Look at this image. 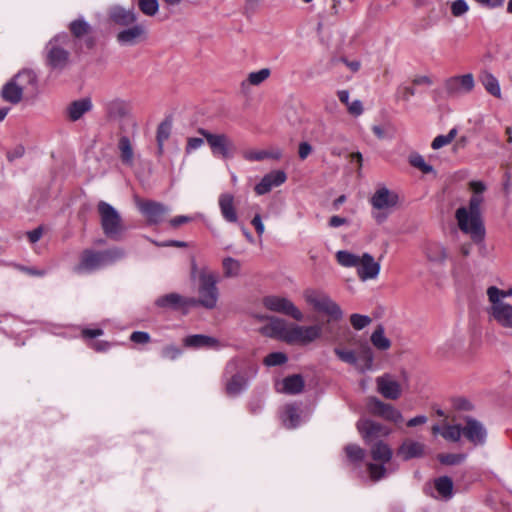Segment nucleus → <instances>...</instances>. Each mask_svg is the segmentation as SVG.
<instances>
[{"label": "nucleus", "mask_w": 512, "mask_h": 512, "mask_svg": "<svg viewBox=\"0 0 512 512\" xmlns=\"http://www.w3.org/2000/svg\"><path fill=\"white\" fill-rule=\"evenodd\" d=\"M370 453L373 460L379 461L381 463H388L393 455V451L390 446L381 440L376 441L372 445Z\"/></svg>", "instance_id": "nucleus-33"}, {"label": "nucleus", "mask_w": 512, "mask_h": 512, "mask_svg": "<svg viewBox=\"0 0 512 512\" xmlns=\"http://www.w3.org/2000/svg\"><path fill=\"white\" fill-rule=\"evenodd\" d=\"M284 171L276 170L266 174L261 181L255 186L254 190L258 195H264L271 191L273 187H277L286 181Z\"/></svg>", "instance_id": "nucleus-23"}, {"label": "nucleus", "mask_w": 512, "mask_h": 512, "mask_svg": "<svg viewBox=\"0 0 512 512\" xmlns=\"http://www.w3.org/2000/svg\"><path fill=\"white\" fill-rule=\"evenodd\" d=\"M444 88L449 96L471 92L474 88V77L471 73L450 77L445 81Z\"/></svg>", "instance_id": "nucleus-17"}, {"label": "nucleus", "mask_w": 512, "mask_h": 512, "mask_svg": "<svg viewBox=\"0 0 512 512\" xmlns=\"http://www.w3.org/2000/svg\"><path fill=\"white\" fill-rule=\"evenodd\" d=\"M336 259L344 267H357L360 262L359 256L345 250L338 251Z\"/></svg>", "instance_id": "nucleus-43"}, {"label": "nucleus", "mask_w": 512, "mask_h": 512, "mask_svg": "<svg viewBox=\"0 0 512 512\" xmlns=\"http://www.w3.org/2000/svg\"><path fill=\"white\" fill-rule=\"evenodd\" d=\"M124 255L125 252L120 248H111L103 251L85 249L82 251L80 261L75 266L74 271L77 273L91 272L120 260Z\"/></svg>", "instance_id": "nucleus-3"}, {"label": "nucleus", "mask_w": 512, "mask_h": 512, "mask_svg": "<svg viewBox=\"0 0 512 512\" xmlns=\"http://www.w3.org/2000/svg\"><path fill=\"white\" fill-rule=\"evenodd\" d=\"M356 427L366 444L379 441L378 439L391 433L389 427L371 419H360Z\"/></svg>", "instance_id": "nucleus-14"}, {"label": "nucleus", "mask_w": 512, "mask_h": 512, "mask_svg": "<svg viewBox=\"0 0 512 512\" xmlns=\"http://www.w3.org/2000/svg\"><path fill=\"white\" fill-rule=\"evenodd\" d=\"M366 406L368 412L373 416L383 418L384 420L396 424L403 421V416L399 410L393 405L381 401L377 397H369Z\"/></svg>", "instance_id": "nucleus-12"}, {"label": "nucleus", "mask_w": 512, "mask_h": 512, "mask_svg": "<svg viewBox=\"0 0 512 512\" xmlns=\"http://www.w3.org/2000/svg\"><path fill=\"white\" fill-rule=\"evenodd\" d=\"M441 435L444 439L458 442L462 436V425L454 424V425H445Z\"/></svg>", "instance_id": "nucleus-44"}, {"label": "nucleus", "mask_w": 512, "mask_h": 512, "mask_svg": "<svg viewBox=\"0 0 512 512\" xmlns=\"http://www.w3.org/2000/svg\"><path fill=\"white\" fill-rule=\"evenodd\" d=\"M357 358H358V362H357L356 368L359 371L365 372L372 368L374 355H373L372 349L367 344H364L361 346V349L359 351Z\"/></svg>", "instance_id": "nucleus-35"}, {"label": "nucleus", "mask_w": 512, "mask_h": 512, "mask_svg": "<svg viewBox=\"0 0 512 512\" xmlns=\"http://www.w3.org/2000/svg\"><path fill=\"white\" fill-rule=\"evenodd\" d=\"M483 197L472 195L469 200L468 208L462 206L456 210L455 218L459 229L470 235L472 241L476 244L483 242L485 238V227L481 217V204Z\"/></svg>", "instance_id": "nucleus-2"}, {"label": "nucleus", "mask_w": 512, "mask_h": 512, "mask_svg": "<svg viewBox=\"0 0 512 512\" xmlns=\"http://www.w3.org/2000/svg\"><path fill=\"white\" fill-rule=\"evenodd\" d=\"M322 334L321 325L312 326H299L292 325L286 336V343L288 344H309L318 339Z\"/></svg>", "instance_id": "nucleus-13"}, {"label": "nucleus", "mask_w": 512, "mask_h": 512, "mask_svg": "<svg viewBox=\"0 0 512 512\" xmlns=\"http://www.w3.org/2000/svg\"><path fill=\"white\" fill-rule=\"evenodd\" d=\"M438 461L443 465H458L465 459L464 454H456V453H441L437 455Z\"/></svg>", "instance_id": "nucleus-49"}, {"label": "nucleus", "mask_w": 512, "mask_h": 512, "mask_svg": "<svg viewBox=\"0 0 512 512\" xmlns=\"http://www.w3.org/2000/svg\"><path fill=\"white\" fill-rule=\"evenodd\" d=\"M372 344L379 350L385 351L391 347V341L385 336L384 328L378 325L371 335Z\"/></svg>", "instance_id": "nucleus-39"}, {"label": "nucleus", "mask_w": 512, "mask_h": 512, "mask_svg": "<svg viewBox=\"0 0 512 512\" xmlns=\"http://www.w3.org/2000/svg\"><path fill=\"white\" fill-rule=\"evenodd\" d=\"M97 211L105 236L112 240H120L125 231V226L119 212L105 201L98 202Z\"/></svg>", "instance_id": "nucleus-4"}, {"label": "nucleus", "mask_w": 512, "mask_h": 512, "mask_svg": "<svg viewBox=\"0 0 512 512\" xmlns=\"http://www.w3.org/2000/svg\"><path fill=\"white\" fill-rule=\"evenodd\" d=\"M434 487L443 499H450L453 496V481L448 476H441L434 480Z\"/></svg>", "instance_id": "nucleus-37"}, {"label": "nucleus", "mask_w": 512, "mask_h": 512, "mask_svg": "<svg viewBox=\"0 0 512 512\" xmlns=\"http://www.w3.org/2000/svg\"><path fill=\"white\" fill-rule=\"evenodd\" d=\"M462 436L474 446H481L486 442L487 430L484 425L471 416L463 418Z\"/></svg>", "instance_id": "nucleus-15"}, {"label": "nucleus", "mask_w": 512, "mask_h": 512, "mask_svg": "<svg viewBox=\"0 0 512 512\" xmlns=\"http://www.w3.org/2000/svg\"><path fill=\"white\" fill-rule=\"evenodd\" d=\"M155 305L159 308L179 310L196 306V301L195 298H186L178 293H168L158 297L155 300Z\"/></svg>", "instance_id": "nucleus-18"}, {"label": "nucleus", "mask_w": 512, "mask_h": 512, "mask_svg": "<svg viewBox=\"0 0 512 512\" xmlns=\"http://www.w3.org/2000/svg\"><path fill=\"white\" fill-rule=\"evenodd\" d=\"M379 271V263L375 262L370 254L364 253L362 257H360L357 273L361 280L374 279L378 276Z\"/></svg>", "instance_id": "nucleus-25"}, {"label": "nucleus", "mask_w": 512, "mask_h": 512, "mask_svg": "<svg viewBox=\"0 0 512 512\" xmlns=\"http://www.w3.org/2000/svg\"><path fill=\"white\" fill-rule=\"evenodd\" d=\"M499 288L490 286L487 289V296L491 302L490 314L492 317L505 328H512V305L503 302L497 298Z\"/></svg>", "instance_id": "nucleus-9"}, {"label": "nucleus", "mask_w": 512, "mask_h": 512, "mask_svg": "<svg viewBox=\"0 0 512 512\" xmlns=\"http://www.w3.org/2000/svg\"><path fill=\"white\" fill-rule=\"evenodd\" d=\"M203 143H204V141L202 138H197V137L188 138L187 145L185 148L186 153H190L191 151L198 149L199 147H201L203 145Z\"/></svg>", "instance_id": "nucleus-60"}, {"label": "nucleus", "mask_w": 512, "mask_h": 512, "mask_svg": "<svg viewBox=\"0 0 512 512\" xmlns=\"http://www.w3.org/2000/svg\"><path fill=\"white\" fill-rule=\"evenodd\" d=\"M25 153V148L22 145L16 146L13 150L7 152V159L12 162L15 159L21 158Z\"/></svg>", "instance_id": "nucleus-64"}, {"label": "nucleus", "mask_w": 512, "mask_h": 512, "mask_svg": "<svg viewBox=\"0 0 512 512\" xmlns=\"http://www.w3.org/2000/svg\"><path fill=\"white\" fill-rule=\"evenodd\" d=\"M184 345L190 348H218L219 340L211 336L195 334L185 337Z\"/></svg>", "instance_id": "nucleus-30"}, {"label": "nucleus", "mask_w": 512, "mask_h": 512, "mask_svg": "<svg viewBox=\"0 0 512 512\" xmlns=\"http://www.w3.org/2000/svg\"><path fill=\"white\" fill-rule=\"evenodd\" d=\"M134 200L138 210L145 216L148 225H157L161 223L169 212V208L161 202L141 199L138 196H136Z\"/></svg>", "instance_id": "nucleus-10"}, {"label": "nucleus", "mask_w": 512, "mask_h": 512, "mask_svg": "<svg viewBox=\"0 0 512 512\" xmlns=\"http://www.w3.org/2000/svg\"><path fill=\"white\" fill-rule=\"evenodd\" d=\"M287 361L288 357L285 353L272 352L264 358L263 363L266 366H279L285 364Z\"/></svg>", "instance_id": "nucleus-51"}, {"label": "nucleus", "mask_w": 512, "mask_h": 512, "mask_svg": "<svg viewBox=\"0 0 512 512\" xmlns=\"http://www.w3.org/2000/svg\"><path fill=\"white\" fill-rule=\"evenodd\" d=\"M68 33H60L51 38L44 48L45 65L56 72L64 71L71 63L69 47L79 56L85 50H93L97 39L92 26L83 18H77L69 23Z\"/></svg>", "instance_id": "nucleus-1"}, {"label": "nucleus", "mask_w": 512, "mask_h": 512, "mask_svg": "<svg viewBox=\"0 0 512 512\" xmlns=\"http://www.w3.org/2000/svg\"><path fill=\"white\" fill-rule=\"evenodd\" d=\"M270 73V69L268 68H263L259 71L251 72L248 75L247 80L242 82V86H244L246 83L254 86L260 85L269 78Z\"/></svg>", "instance_id": "nucleus-45"}, {"label": "nucleus", "mask_w": 512, "mask_h": 512, "mask_svg": "<svg viewBox=\"0 0 512 512\" xmlns=\"http://www.w3.org/2000/svg\"><path fill=\"white\" fill-rule=\"evenodd\" d=\"M27 238L30 243L34 244L40 240L43 235V227L39 226L31 231L27 232Z\"/></svg>", "instance_id": "nucleus-63"}, {"label": "nucleus", "mask_w": 512, "mask_h": 512, "mask_svg": "<svg viewBox=\"0 0 512 512\" xmlns=\"http://www.w3.org/2000/svg\"><path fill=\"white\" fill-rule=\"evenodd\" d=\"M219 208L223 218L230 223L238 221V215L234 206V196L230 193H223L219 196Z\"/></svg>", "instance_id": "nucleus-28"}, {"label": "nucleus", "mask_w": 512, "mask_h": 512, "mask_svg": "<svg viewBox=\"0 0 512 512\" xmlns=\"http://www.w3.org/2000/svg\"><path fill=\"white\" fill-rule=\"evenodd\" d=\"M370 322H371V318L366 315H361V314L355 313L350 316V323L353 326V328L356 330H361V329L365 328L367 325L370 324Z\"/></svg>", "instance_id": "nucleus-54"}, {"label": "nucleus", "mask_w": 512, "mask_h": 512, "mask_svg": "<svg viewBox=\"0 0 512 512\" xmlns=\"http://www.w3.org/2000/svg\"><path fill=\"white\" fill-rule=\"evenodd\" d=\"M426 255L427 258L433 262L441 263L447 258L446 249L438 243L429 244L426 248Z\"/></svg>", "instance_id": "nucleus-41"}, {"label": "nucleus", "mask_w": 512, "mask_h": 512, "mask_svg": "<svg viewBox=\"0 0 512 512\" xmlns=\"http://www.w3.org/2000/svg\"><path fill=\"white\" fill-rule=\"evenodd\" d=\"M12 79L23 92L30 95H35L38 92L37 75L32 70L24 69L17 73Z\"/></svg>", "instance_id": "nucleus-24"}, {"label": "nucleus", "mask_w": 512, "mask_h": 512, "mask_svg": "<svg viewBox=\"0 0 512 512\" xmlns=\"http://www.w3.org/2000/svg\"><path fill=\"white\" fill-rule=\"evenodd\" d=\"M384 464L385 463H381V464L368 463L367 464V470L369 472L371 480L379 481L380 479H382L386 476L387 469L385 468Z\"/></svg>", "instance_id": "nucleus-52"}, {"label": "nucleus", "mask_w": 512, "mask_h": 512, "mask_svg": "<svg viewBox=\"0 0 512 512\" xmlns=\"http://www.w3.org/2000/svg\"><path fill=\"white\" fill-rule=\"evenodd\" d=\"M92 109V102L90 98H82L75 100L67 107V114L71 121L79 120L85 113Z\"/></svg>", "instance_id": "nucleus-29"}, {"label": "nucleus", "mask_w": 512, "mask_h": 512, "mask_svg": "<svg viewBox=\"0 0 512 512\" xmlns=\"http://www.w3.org/2000/svg\"><path fill=\"white\" fill-rule=\"evenodd\" d=\"M139 10L146 16H154L159 9L158 0H138Z\"/></svg>", "instance_id": "nucleus-48"}, {"label": "nucleus", "mask_w": 512, "mask_h": 512, "mask_svg": "<svg viewBox=\"0 0 512 512\" xmlns=\"http://www.w3.org/2000/svg\"><path fill=\"white\" fill-rule=\"evenodd\" d=\"M223 269L226 277L237 276L240 272V263L236 259L227 257L223 260Z\"/></svg>", "instance_id": "nucleus-50"}, {"label": "nucleus", "mask_w": 512, "mask_h": 512, "mask_svg": "<svg viewBox=\"0 0 512 512\" xmlns=\"http://www.w3.org/2000/svg\"><path fill=\"white\" fill-rule=\"evenodd\" d=\"M120 150V158L124 164L131 165L133 163V149L131 142L127 136H122L118 142Z\"/></svg>", "instance_id": "nucleus-40"}, {"label": "nucleus", "mask_w": 512, "mask_h": 512, "mask_svg": "<svg viewBox=\"0 0 512 512\" xmlns=\"http://www.w3.org/2000/svg\"><path fill=\"white\" fill-rule=\"evenodd\" d=\"M334 353L341 361L357 367L358 358L354 351L336 347L334 348Z\"/></svg>", "instance_id": "nucleus-53"}, {"label": "nucleus", "mask_w": 512, "mask_h": 512, "mask_svg": "<svg viewBox=\"0 0 512 512\" xmlns=\"http://www.w3.org/2000/svg\"><path fill=\"white\" fill-rule=\"evenodd\" d=\"M398 195L386 187L376 190L371 198V205L378 210L389 209L397 205Z\"/></svg>", "instance_id": "nucleus-22"}, {"label": "nucleus", "mask_w": 512, "mask_h": 512, "mask_svg": "<svg viewBox=\"0 0 512 512\" xmlns=\"http://www.w3.org/2000/svg\"><path fill=\"white\" fill-rule=\"evenodd\" d=\"M197 132L206 139L214 156L223 159L233 157L236 147L228 135L224 133L214 134L203 128H199Z\"/></svg>", "instance_id": "nucleus-7"}, {"label": "nucleus", "mask_w": 512, "mask_h": 512, "mask_svg": "<svg viewBox=\"0 0 512 512\" xmlns=\"http://www.w3.org/2000/svg\"><path fill=\"white\" fill-rule=\"evenodd\" d=\"M243 364L242 359L233 358L225 367V374L231 375L225 385V392L228 396H237L246 388L247 377L241 371Z\"/></svg>", "instance_id": "nucleus-8"}, {"label": "nucleus", "mask_w": 512, "mask_h": 512, "mask_svg": "<svg viewBox=\"0 0 512 512\" xmlns=\"http://www.w3.org/2000/svg\"><path fill=\"white\" fill-rule=\"evenodd\" d=\"M424 451L425 445L423 443L407 439L398 447L396 454L403 461H408L413 458L422 457Z\"/></svg>", "instance_id": "nucleus-26"}, {"label": "nucleus", "mask_w": 512, "mask_h": 512, "mask_svg": "<svg viewBox=\"0 0 512 512\" xmlns=\"http://www.w3.org/2000/svg\"><path fill=\"white\" fill-rule=\"evenodd\" d=\"M282 421L286 428H295L300 423L298 408L294 405H287L282 415Z\"/></svg>", "instance_id": "nucleus-38"}, {"label": "nucleus", "mask_w": 512, "mask_h": 512, "mask_svg": "<svg viewBox=\"0 0 512 512\" xmlns=\"http://www.w3.org/2000/svg\"><path fill=\"white\" fill-rule=\"evenodd\" d=\"M479 80L488 93L496 98H501V90L497 78L488 71H483L479 75Z\"/></svg>", "instance_id": "nucleus-34"}, {"label": "nucleus", "mask_w": 512, "mask_h": 512, "mask_svg": "<svg viewBox=\"0 0 512 512\" xmlns=\"http://www.w3.org/2000/svg\"><path fill=\"white\" fill-rule=\"evenodd\" d=\"M453 406L457 410L470 411L473 409V405L466 398L458 397L453 399Z\"/></svg>", "instance_id": "nucleus-58"}, {"label": "nucleus", "mask_w": 512, "mask_h": 512, "mask_svg": "<svg viewBox=\"0 0 512 512\" xmlns=\"http://www.w3.org/2000/svg\"><path fill=\"white\" fill-rule=\"evenodd\" d=\"M130 340L136 344H147L150 342L151 338L147 332L144 331H134L130 335Z\"/></svg>", "instance_id": "nucleus-57"}, {"label": "nucleus", "mask_w": 512, "mask_h": 512, "mask_svg": "<svg viewBox=\"0 0 512 512\" xmlns=\"http://www.w3.org/2000/svg\"><path fill=\"white\" fill-rule=\"evenodd\" d=\"M109 21L121 27H128L137 22V14L134 8L126 9L120 5L112 6L108 11Z\"/></svg>", "instance_id": "nucleus-19"}, {"label": "nucleus", "mask_w": 512, "mask_h": 512, "mask_svg": "<svg viewBox=\"0 0 512 512\" xmlns=\"http://www.w3.org/2000/svg\"><path fill=\"white\" fill-rule=\"evenodd\" d=\"M270 322L262 328V333L266 336L281 339L286 342V336L289 332L285 320L278 317H266Z\"/></svg>", "instance_id": "nucleus-27"}, {"label": "nucleus", "mask_w": 512, "mask_h": 512, "mask_svg": "<svg viewBox=\"0 0 512 512\" xmlns=\"http://www.w3.org/2000/svg\"><path fill=\"white\" fill-rule=\"evenodd\" d=\"M409 163L411 166L419 169L424 174H429L434 172V168L427 164L424 160V158L417 153H413L409 156Z\"/></svg>", "instance_id": "nucleus-46"}, {"label": "nucleus", "mask_w": 512, "mask_h": 512, "mask_svg": "<svg viewBox=\"0 0 512 512\" xmlns=\"http://www.w3.org/2000/svg\"><path fill=\"white\" fill-rule=\"evenodd\" d=\"M348 460L354 464H360L365 458V450L356 444H348L344 447Z\"/></svg>", "instance_id": "nucleus-42"}, {"label": "nucleus", "mask_w": 512, "mask_h": 512, "mask_svg": "<svg viewBox=\"0 0 512 512\" xmlns=\"http://www.w3.org/2000/svg\"><path fill=\"white\" fill-rule=\"evenodd\" d=\"M172 129V120L166 118L157 127L156 141L158 146V153H163L164 142L170 137Z\"/></svg>", "instance_id": "nucleus-36"}, {"label": "nucleus", "mask_w": 512, "mask_h": 512, "mask_svg": "<svg viewBox=\"0 0 512 512\" xmlns=\"http://www.w3.org/2000/svg\"><path fill=\"white\" fill-rule=\"evenodd\" d=\"M305 381L302 375L293 374L283 379V392L289 395H296L304 390Z\"/></svg>", "instance_id": "nucleus-32"}, {"label": "nucleus", "mask_w": 512, "mask_h": 512, "mask_svg": "<svg viewBox=\"0 0 512 512\" xmlns=\"http://www.w3.org/2000/svg\"><path fill=\"white\" fill-rule=\"evenodd\" d=\"M105 116L108 120H121L130 115V103L121 98H114L104 104Z\"/></svg>", "instance_id": "nucleus-20"}, {"label": "nucleus", "mask_w": 512, "mask_h": 512, "mask_svg": "<svg viewBox=\"0 0 512 512\" xmlns=\"http://www.w3.org/2000/svg\"><path fill=\"white\" fill-rule=\"evenodd\" d=\"M468 10H469V6L465 0H455L451 4V14L454 17H460V16L464 15L465 13H467Z\"/></svg>", "instance_id": "nucleus-55"}, {"label": "nucleus", "mask_w": 512, "mask_h": 512, "mask_svg": "<svg viewBox=\"0 0 512 512\" xmlns=\"http://www.w3.org/2000/svg\"><path fill=\"white\" fill-rule=\"evenodd\" d=\"M217 277L214 273L210 272L206 267L200 269L199 272V298L196 299V306L201 305L206 309H213L216 307L218 301V288Z\"/></svg>", "instance_id": "nucleus-5"}, {"label": "nucleus", "mask_w": 512, "mask_h": 512, "mask_svg": "<svg viewBox=\"0 0 512 512\" xmlns=\"http://www.w3.org/2000/svg\"><path fill=\"white\" fill-rule=\"evenodd\" d=\"M304 298L306 302L312 305L316 311L329 316L327 323L332 321H339L342 319L343 312L340 306L334 302L327 294L318 290L307 289L304 291Z\"/></svg>", "instance_id": "nucleus-6"}, {"label": "nucleus", "mask_w": 512, "mask_h": 512, "mask_svg": "<svg viewBox=\"0 0 512 512\" xmlns=\"http://www.w3.org/2000/svg\"><path fill=\"white\" fill-rule=\"evenodd\" d=\"M23 93L21 88L11 79L2 87L1 97L6 102L18 104L22 100Z\"/></svg>", "instance_id": "nucleus-31"}, {"label": "nucleus", "mask_w": 512, "mask_h": 512, "mask_svg": "<svg viewBox=\"0 0 512 512\" xmlns=\"http://www.w3.org/2000/svg\"><path fill=\"white\" fill-rule=\"evenodd\" d=\"M415 93V88L410 86L399 87L397 90V95L404 101H408L411 96L415 95Z\"/></svg>", "instance_id": "nucleus-59"}, {"label": "nucleus", "mask_w": 512, "mask_h": 512, "mask_svg": "<svg viewBox=\"0 0 512 512\" xmlns=\"http://www.w3.org/2000/svg\"><path fill=\"white\" fill-rule=\"evenodd\" d=\"M348 112L353 116H359L363 113V105L360 100H355L347 106Z\"/></svg>", "instance_id": "nucleus-61"}, {"label": "nucleus", "mask_w": 512, "mask_h": 512, "mask_svg": "<svg viewBox=\"0 0 512 512\" xmlns=\"http://www.w3.org/2000/svg\"><path fill=\"white\" fill-rule=\"evenodd\" d=\"M147 39V30L143 24L134 23L116 34V40L123 46H134Z\"/></svg>", "instance_id": "nucleus-16"}, {"label": "nucleus", "mask_w": 512, "mask_h": 512, "mask_svg": "<svg viewBox=\"0 0 512 512\" xmlns=\"http://www.w3.org/2000/svg\"><path fill=\"white\" fill-rule=\"evenodd\" d=\"M162 356L164 358L175 360L182 353V350L176 345H167L162 349Z\"/></svg>", "instance_id": "nucleus-56"}, {"label": "nucleus", "mask_w": 512, "mask_h": 512, "mask_svg": "<svg viewBox=\"0 0 512 512\" xmlns=\"http://www.w3.org/2000/svg\"><path fill=\"white\" fill-rule=\"evenodd\" d=\"M457 132H458L457 129L453 128V129H451L449 131V133L447 135H438L432 141L431 147L434 150H437V149L442 148L445 145L450 144L454 140V138L456 137Z\"/></svg>", "instance_id": "nucleus-47"}, {"label": "nucleus", "mask_w": 512, "mask_h": 512, "mask_svg": "<svg viewBox=\"0 0 512 512\" xmlns=\"http://www.w3.org/2000/svg\"><path fill=\"white\" fill-rule=\"evenodd\" d=\"M313 148L308 142H301L298 148V155L301 160H305L312 152Z\"/></svg>", "instance_id": "nucleus-62"}, {"label": "nucleus", "mask_w": 512, "mask_h": 512, "mask_svg": "<svg viewBox=\"0 0 512 512\" xmlns=\"http://www.w3.org/2000/svg\"><path fill=\"white\" fill-rule=\"evenodd\" d=\"M262 304L270 311L289 316L296 321L303 320V313L288 298L269 295L263 298Z\"/></svg>", "instance_id": "nucleus-11"}, {"label": "nucleus", "mask_w": 512, "mask_h": 512, "mask_svg": "<svg viewBox=\"0 0 512 512\" xmlns=\"http://www.w3.org/2000/svg\"><path fill=\"white\" fill-rule=\"evenodd\" d=\"M376 384L378 392L386 399L397 400L401 396L400 383L393 380L388 374L378 377Z\"/></svg>", "instance_id": "nucleus-21"}]
</instances>
